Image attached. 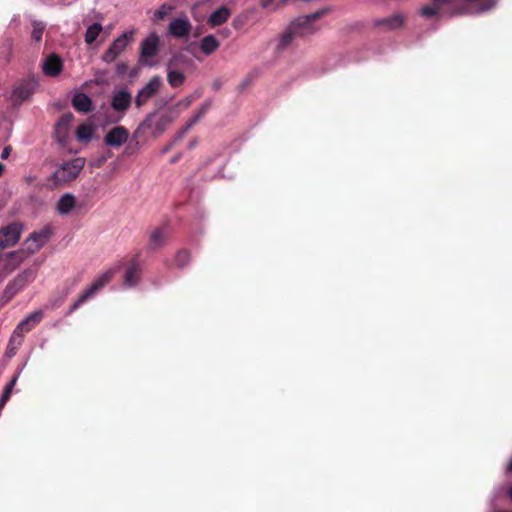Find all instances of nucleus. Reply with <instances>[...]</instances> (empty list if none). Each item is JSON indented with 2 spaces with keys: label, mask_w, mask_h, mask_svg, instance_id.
Returning a JSON list of instances; mask_svg holds the SVG:
<instances>
[{
  "label": "nucleus",
  "mask_w": 512,
  "mask_h": 512,
  "mask_svg": "<svg viewBox=\"0 0 512 512\" xmlns=\"http://www.w3.org/2000/svg\"><path fill=\"white\" fill-rule=\"evenodd\" d=\"M134 30H129L117 37L109 48L103 53L101 59L105 63L114 62L132 42Z\"/></svg>",
  "instance_id": "obj_7"
},
{
  "label": "nucleus",
  "mask_w": 512,
  "mask_h": 512,
  "mask_svg": "<svg viewBox=\"0 0 512 512\" xmlns=\"http://www.w3.org/2000/svg\"><path fill=\"white\" fill-rule=\"evenodd\" d=\"M507 469H508V471L512 472V460L509 462Z\"/></svg>",
  "instance_id": "obj_44"
},
{
  "label": "nucleus",
  "mask_w": 512,
  "mask_h": 512,
  "mask_svg": "<svg viewBox=\"0 0 512 512\" xmlns=\"http://www.w3.org/2000/svg\"><path fill=\"white\" fill-rule=\"evenodd\" d=\"M173 120L174 116L171 112L164 111L153 113L145 118V120L139 125V129L153 130V135L159 136Z\"/></svg>",
  "instance_id": "obj_4"
},
{
  "label": "nucleus",
  "mask_w": 512,
  "mask_h": 512,
  "mask_svg": "<svg viewBox=\"0 0 512 512\" xmlns=\"http://www.w3.org/2000/svg\"><path fill=\"white\" fill-rule=\"evenodd\" d=\"M295 37H297V35L295 34V32H292V28L291 26H289L287 31L281 36L279 40L278 49H285Z\"/></svg>",
  "instance_id": "obj_31"
},
{
  "label": "nucleus",
  "mask_w": 512,
  "mask_h": 512,
  "mask_svg": "<svg viewBox=\"0 0 512 512\" xmlns=\"http://www.w3.org/2000/svg\"><path fill=\"white\" fill-rule=\"evenodd\" d=\"M117 268H110L102 273H100L94 282L86 289L91 296H93L97 291L102 289L106 284L110 282L115 273L117 272Z\"/></svg>",
  "instance_id": "obj_17"
},
{
  "label": "nucleus",
  "mask_w": 512,
  "mask_h": 512,
  "mask_svg": "<svg viewBox=\"0 0 512 512\" xmlns=\"http://www.w3.org/2000/svg\"><path fill=\"white\" fill-rule=\"evenodd\" d=\"M508 494H509V496H510V497H511V499H512V485H511V486H510V488L508 489Z\"/></svg>",
  "instance_id": "obj_45"
},
{
  "label": "nucleus",
  "mask_w": 512,
  "mask_h": 512,
  "mask_svg": "<svg viewBox=\"0 0 512 512\" xmlns=\"http://www.w3.org/2000/svg\"><path fill=\"white\" fill-rule=\"evenodd\" d=\"M404 19L401 15H394L390 18L384 20V23L388 25L389 28H397L402 25Z\"/></svg>",
  "instance_id": "obj_36"
},
{
  "label": "nucleus",
  "mask_w": 512,
  "mask_h": 512,
  "mask_svg": "<svg viewBox=\"0 0 512 512\" xmlns=\"http://www.w3.org/2000/svg\"><path fill=\"white\" fill-rule=\"evenodd\" d=\"M9 344L12 345L10 342H9ZM13 345H14V347L11 350H9V353H11V355H14V353H15L14 350L19 346L16 344H13Z\"/></svg>",
  "instance_id": "obj_42"
},
{
  "label": "nucleus",
  "mask_w": 512,
  "mask_h": 512,
  "mask_svg": "<svg viewBox=\"0 0 512 512\" xmlns=\"http://www.w3.org/2000/svg\"><path fill=\"white\" fill-rule=\"evenodd\" d=\"M190 65H192V61L181 53L175 54L167 63L168 67L176 68L179 70H182L185 67H189Z\"/></svg>",
  "instance_id": "obj_25"
},
{
  "label": "nucleus",
  "mask_w": 512,
  "mask_h": 512,
  "mask_svg": "<svg viewBox=\"0 0 512 512\" xmlns=\"http://www.w3.org/2000/svg\"><path fill=\"white\" fill-rule=\"evenodd\" d=\"M128 69V66L126 63H118L116 66V73L118 75H124Z\"/></svg>",
  "instance_id": "obj_39"
},
{
  "label": "nucleus",
  "mask_w": 512,
  "mask_h": 512,
  "mask_svg": "<svg viewBox=\"0 0 512 512\" xmlns=\"http://www.w3.org/2000/svg\"><path fill=\"white\" fill-rule=\"evenodd\" d=\"M210 105H211V102L210 101H206L200 108V110L198 111V113L190 120V122L188 123V127L187 128H190L192 125H194L195 123L198 122V120L206 113V111L210 108Z\"/></svg>",
  "instance_id": "obj_34"
},
{
  "label": "nucleus",
  "mask_w": 512,
  "mask_h": 512,
  "mask_svg": "<svg viewBox=\"0 0 512 512\" xmlns=\"http://www.w3.org/2000/svg\"><path fill=\"white\" fill-rule=\"evenodd\" d=\"M231 15V11L226 6H220L208 18V24L215 27L225 23Z\"/></svg>",
  "instance_id": "obj_21"
},
{
  "label": "nucleus",
  "mask_w": 512,
  "mask_h": 512,
  "mask_svg": "<svg viewBox=\"0 0 512 512\" xmlns=\"http://www.w3.org/2000/svg\"><path fill=\"white\" fill-rule=\"evenodd\" d=\"M162 86V78L158 75L153 76L144 87H142L136 97L135 104L137 107L144 105L152 96H154Z\"/></svg>",
  "instance_id": "obj_12"
},
{
  "label": "nucleus",
  "mask_w": 512,
  "mask_h": 512,
  "mask_svg": "<svg viewBox=\"0 0 512 512\" xmlns=\"http://www.w3.org/2000/svg\"><path fill=\"white\" fill-rule=\"evenodd\" d=\"M94 129L91 125L82 124L76 130V138L81 142H89L93 137Z\"/></svg>",
  "instance_id": "obj_27"
},
{
  "label": "nucleus",
  "mask_w": 512,
  "mask_h": 512,
  "mask_svg": "<svg viewBox=\"0 0 512 512\" xmlns=\"http://www.w3.org/2000/svg\"><path fill=\"white\" fill-rule=\"evenodd\" d=\"M76 206V198L71 193H65L56 204V210L60 215H68Z\"/></svg>",
  "instance_id": "obj_19"
},
{
  "label": "nucleus",
  "mask_w": 512,
  "mask_h": 512,
  "mask_svg": "<svg viewBox=\"0 0 512 512\" xmlns=\"http://www.w3.org/2000/svg\"><path fill=\"white\" fill-rule=\"evenodd\" d=\"M34 279V272L31 269H26L18 274L12 281L22 289L28 282Z\"/></svg>",
  "instance_id": "obj_29"
},
{
  "label": "nucleus",
  "mask_w": 512,
  "mask_h": 512,
  "mask_svg": "<svg viewBox=\"0 0 512 512\" xmlns=\"http://www.w3.org/2000/svg\"><path fill=\"white\" fill-rule=\"evenodd\" d=\"M16 381H17V376H15L10 381V383L6 385V387H5L4 391H3V395L0 398V410L4 407V405L8 401V399H9L11 393H12V389H13L14 385L16 384Z\"/></svg>",
  "instance_id": "obj_32"
},
{
  "label": "nucleus",
  "mask_w": 512,
  "mask_h": 512,
  "mask_svg": "<svg viewBox=\"0 0 512 512\" xmlns=\"http://www.w3.org/2000/svg\"><path fill=\"white\" fill-rule=\"evenodd\" d=\"M434 7H423L421 15L432 17L438 11L449 16L474 15L485 13L496 6V0H432Z\"/></svg>",
  "instance_id": "obj_1"
},
{
  "label": "nucleus",
  "mask_w": 512,
  "mask_h": 512,
  "mask_svg": "<svg viewBox=\"0 0 512 512\" xmlns=\"http://www.w3.org/2000/svg\"><path fill=\"white\" fill-rule=\"evenodd\" d=\"M103 27L100 23H93L89 25L85 32V42L91 45L102 32Z\"/></svg>",
  "instance_id": "obj_26"
},
{
  "label": "nucleus",
  "mask_w": 512,
  "mask_h": 512,
  "mask_svg": "<svg viewBox=\"0 0 512 512\" xmlns=\"http://www.w3.org/2000/svg\"><path fill=\"white\" fill-rule=\"evenodd\" d=\"M139 275V269L135 265L129 267L125 272L124 284L127 287L136 285L139 280Z\"/></svg>",
  "instance_id": "obj_28"
},
{
  "label": "nucleus",
  "mask_w": 512,
  "mask_h": 512,
  "mask_svg": "<svg viewBox=\"0 0 512 512\" xmlns=\"http://www.w3.org/2000/svg\"><path fill=\"white\" fill-rule=\"evenodd\" d=\"M85 162L86 161L84 158L77 157L60 164L56 171L52 174L51 180L56 185H63L73 181L84 168Z\"/></svg>",
  "instance_id": "obj_2"
},
{
  "label": "nucleus",
  "mask_w": 512,
  "mask_h": 512,
  "mask_svg": "<svg viewBox=\"0 0 512 512\" xmlns=\"http://www.w3.org/2000/svg\"><path fill=\"white\" fill-rule=\"evenodd\" d=\"M160 45V38L155 33H150L145 39L142 40L140 44V57L139 61L142 65L153 67L156 65V62L153 60L154 57L158 54Z\"/></svg>",
  "instance_id": "obj_5"
},
{
  "label": "nucleus",
  "mask_w": 512,
  "mask_h": 512,
  "mask_svg": "<svg viewBox=\"0 0 512 512\" xmlns=\"http://www.w3.org/2000/svg\"><path fill=\"white\" fill-rule=\"evenodd\" d=\"M10 150L11 149L9 147H5L1 153V158L6 159L10 154Z\"/></svg>",
  "instance_id": "obj_40"
},
{
  "label": "nucleus",
  "mask_w": 512,
  "mask_h": 512,
  "mask_svg": "<svg viewBox=\"0 0 512 512\" xmlns=\"http://www.w3.org/2000/svg\"><path fill=\"white\" fill-rule=\"evenodd\" d=\"M192 24L189 18L182 14L174 18L168 26V34L174 38L186 39L189 37Z\"/></svg>",
  "instance_id": "obj_11"
},
{
  "label": "nucleus",
  "mask_w": 512,
  "mask_h": 512,
  "mask_svg": "<svg viewBox=\"0 0 512 512\" xmlns=\"http://www.w3.org/2000/svg\"><path fill=\"white\" fill-rule=\"evenodd\" d=\"M34 89L35 83L31 81L21 82L13 87L10 100L13 104L18 105L29 99L34 92Z\"/></svg>",
  "instance_id": "obj_14"
},
{
  "label": "nucleus",
  "mask_w": 512,
  "mask_h": 512,
  "mask_svg": "<svg viewBox=\"0 0 512 512\" xmlns=\"http://www.w3.org/2000/svg\"><path fill=\"white\" fill-rule=\"evenodd\" d=\"M27 259L21 248L8 253H0V270L9 274Z\"/></svg>",
  "instance_id": "obj_10"
},
{
  "label": "nucleus",
  "mask_w": 512,
  "mask_h": 512,
  "mask_svg": "<svg viewBox=\"0 0 512 512\" xmlns=\"http://www.w3.org/2000/svg\"><path fill=\"white\" fill-rule=\"evenodd\" d=\"M220 46V42L213 36L207 35L200 42V50L205 55H211Z\"/></svg>",
  "instance_id": "obj_22"
},
{
  "label": "nucleus",
  "mask_w": 512,
  "mask_h": 512,
  "mask_svg": "<svg viewBox=\"0 0 512 512\" xmlns=\"http://www.w3.org/2000/svg\"><path fill=\"white\" fill-rule=\"evenodd\" d=\"M34 180H35V177H34V176H28V177H26V181H27L28 183H31V182H32V181H34Z\"/></svg>",
  "instance_id": "obj_43"
},
{
  "label": "nucleus",
  "mask_w": 512,
  "mask_h": 512,
  "mask_svg": "<svg viewBox=\"0 0 512 512\" xmlns=\"http://www.w3.org/2000/svg\"><path fill=\"white\" fill-rule=\"evenodd\" d=\"M271 2H272V0H269V1L264 0V1L262 2V5H263V7H270V6H271Z\"/></svg>",
  "instance_id": "obj_41"
},
{
  "label": "nucleus",
  "mask_w": 512,
  "mask_h": 512,
  "mask_svg": "<svg viewBox=\"0 0 512 512\" xmlns=\"http://www.w3.org/2000/svg\"><path fill=\"white\" fill-rule=\"evenodd\" d=\"M24 225L12 222L0 228V250L14 247L20 240Z\"/></svg>",
  "instance_id": "obj_8"
},
{
  "label": "nucleus",
  "mask_w": 512,
  "mask_h": 512,
  "mask_svg": "<svg viewBox=\"0 0 512 512\" xmlns=\"http://www.w3.org/2000/svg\"><path fill=\"white\" fill-rule=\"evenodd\" d=\"M190 256L187 251H180L176 256V263L180 267H184L189 262Z\"/></svg>",
  "instance_id": "obj_38"
},
{
  "label": "nucleus",
  "mask_w": 512,
  "mask_h": 512,
  "mask_svg": "<svg viewBox=\"0 0 512 512\" xmlns=\"http://www.w3.org/2000/svg\"><path fill=\"white\" fill-rule=\"evenodd\" d=\"M129 136L130 133L126 127L115 126L106 133L104 143L109 147L119 148L128 141Z\"/></svg>",
  "instance_id": "obj_13"
},
{
  "label": "nucleus",
  "mask_w": 512,
  "mask_h": 512,
  "mask_svg": "<svg viewBox=\"0 0 512 512\" xmlns=\"http://www.w3.org/2000/svg\"><path fill=\"white\" fill-rule=\"evenodd\" d=\"M131 100V94L123 89L114 93L111 105L114 110L124 112L129 108Z\"/></svg>",
  "instance_id": "obj_18"
},
{
  "label": "nucleus",
  "mask_w": 512,
  "mask_h": 512,
  "mask_svg": "<svg viewBox=\"0 0 512 512\" xmlns=\"http://www.w3.org/2000/svg\"><path fill=\"white\" fill-rule=\"evenodd\" d=\"M168 233L164 228H156L151 232L150 245L152 248L157 249L164 245Z\"/></svg>",
  "instance_id": "obj_24"
},
{
  "label": "nucleus",
  "mask_w": 512,
  "mask_h": 512,
  "mask_svg": "<svg viewBox=\"0 0 512 512\" xmlns=\"http://www.w3.org/2000/svg\"><path fill=\"white\" fill-rule=\"evenodd\" d=\"M63 63L61 58L56 54H50L42 63L43 73L47 76H57L61 73Z\"/></svg>",
  "instance_id": "obj_16"
},
{
  "label": "nucleus",
  "mask_w": 512,
  "mask_h": 512,
  "mask_svg": "<svg viewBox=\"0 0 512 512\" xmlns=\"http://www.w3.org/2000/svg\"><path fill=\"white\" fill-rule=\"evenodd\" d=\"M92 296L89 294V292L85 289L81 295L79 296L78 300L72 305V307L70 308V313H72L73 311H75L78 307H80V305H82L85 301H87L89 298H91Z\"/></svg>",
  "instance_id": "obj_37"
},
{
  "label": "nucleus",
  "mask_w": 512,
  "mask_h": 512,
  "mask_svg": "<svg viewBox=\"0 0 512 512\" xmlns=\"http://www.w3.org/2000/svg\"><path fill=\"white\" fill-rule=\"evenodd\" d=\"M167 81L172 87H179L185 81V75L182 70L167 66Z\"/></svg>",
  "instance_id": "obj_23"
},
{
  "label": "nucleus",
  "mask_w": 512,
  "mask_h": 512,
  "mask_svg": "<svg viewBox=\"0 0 512 512\" xmlns=\"http://www.w3.org/2000/svg\"><path fill=\"white\" fill-rule=\"evenodd\" d=\"M174 9V5L165 3L154 13V17L157 19H163L167 15H169Z\"/></svg>",
  "instance_id": "obj_33"
},
{
  "label": "nucleus",
  "mask_w": 512,
  "mask_h": 512,
  "mask_svg": "<svg viewBox=\"0 0 512 512\" xmlns=\"http://www.w3.org/2000/svg\"><path fill=\"white\" fill-rule=\"evenodd\" d=\"M72 120H73V115L66 114V115H63L56 124L55 137H56L57 141L62 145H65L67 142L68 135H69V128H70V124L72 123Z\"/></svg>",
  "instance_id": "obj_15"
},
{
  "label": "nucleus",
  "mask_w": 512,
  "mask_h": 512,
  "mask_svg": "<svg viewBox=\"0 0 512 512\" xmlns=\"http://www.w3.org/2000/svg\"><path fill=\"white\" fill-rule=\"evenodd\" d=\"M20 290L21 289H18V286L13 281H11L4 291V297L6 301L12 299V297H14Z\"/></svg>",
  "instance_id": "obj_35"
},
{
  "label": "nucleus",
  "mask_w": 512,
  "mask_h": 512,
  "mask_svg": "<svg viewBox=\"0 0 512 512\" xmlns=\"http://www.w3.org/2000/svg\"><path fill=\"white\" fill-rule=\"evenodd\" d=\"M329 12L328 8L320 9L314 13L303 15L296 18L291 24L292 32H295L297 37L307 36L313 34L317 27L314 25V21L322 17Z\"/></svg>",
  "instance_id": "obj_3"
},
{
  "label": "nucleus",
  "mask_w": 512,
  "mask_h": 512,
  "mask_svg": "<svg viewBox=\"0 0 512 512\" xmlns=\"http://www.w3.org/2000/svg\"><path fill=\"white\" fill-rule=\"evenodd\" d=\"M74 108L83 113L90 112L93 108L92 99L85 93H76L72 99Z\"/></svg>",
  "instance_id": "obj_20"
},
{
  "label": "nucleus",
  "mask_w": 512,
  "mask_h": 512,
  "mask_svg": "<svg viewBox=\"0 0 512 512\" xmlns=\"http://www.w3.org/2000/svg\"><path fill=\"white\" fill-rule=\"evenodd\" d=\"M50 233L47 230L32 232L23 242L21 250L27 258L37 253L49 241Z\"/></svg>",
  "instance_id": "obj_9"
},
{
  "label": "nucleus",
  "mask_w": 512,
  "mask_h": 512,
  "mask_svg": "<svg viewBox=\"0 0 512 512\" xmlns=\"http://www.w3.org/2000/svg\"><path fill=\"white\" fill-rule=\"evenodd\" d=\"M32 26L33 29L31 32V37L35 42H40L43 32L46 28V24L42 21H33Z\"/></svg>",
  "instance_id": "obj_30"
},
{
  "label": "nucleus",
  "mask_w": 512,
  "mask_h": 512,
  "mask_svg": "<svg viewBox=\"0 0 512 512\" xmlns=\"http://www.w3.org/2000/svg\"><path fill=\"white\" fill-rule=\"evenodd\" d=\"M43 318V312L40 310L34 311L28 314L15 328L13 331L10 343L21 345L23 342V336L25 333L31 331L37 324L41 322Z\"/></svg>",
  "instance_id": "obj_6"
}]
</instances>
